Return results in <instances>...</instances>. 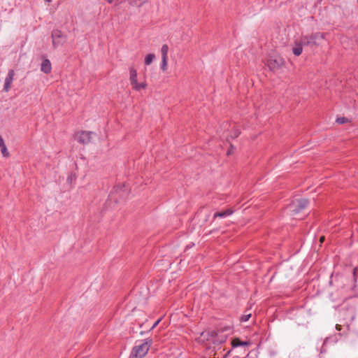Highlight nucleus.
Returning a JSON list of instances; mask_svg holds the SVG:
<instances>
[{
    "label": "nucleus",
    "instance_id": "nucleus-1",
    "mask_svg": "<svg viewBox=\"0 0 358 358\" xmlns=\"http://www.w3.org/2000/svg\"><path fill=\"white\" fill-rule=\"evenodd\" d=\"M227 335L222 334V332H215V331H203L196 339L199 343L208 344L212 343L216 345L225 342Z\"/></svg>",
    "mask_w": 358,
    "mask_h": 358
},
{
    "label": "nucleus",
    "instance_id": "nucleus-2",
    "mask_svg": "<svg viewBox=\"0 0 358 358\" xmlns=\"http://www.w3.org/2000/svg\"><path fill=\"white\" fill-rule=\"evenodd\" d=\"M152 343V339H145L133 348L129 358H142L148 352Z\"/></svg>",
    "mask_w": 358,
    "mask_h": 358
},
{
    "label": "nucleus",
    "instance_id": "nucleus-3",
    "mask_svg": "<svg viewBox=\"0 0 358 358\" xmlns=\"http://www.w3.org/2000/svg\"><path fill=\"white\" fill-rule=\"evenodd\" d=\"M308 204V200L306 199H300L293 201L287 207V210L290 215H295L305 209Z\"/></svg>",
    "mask_w": 358,
    "mask_h": 358
},
{
    "label": "nucleus",
    "instance_id": "nucleus-4",
    "mask_svg": "<svg viewBox=\"0 0 358 358\" xmlns=\"http://www.w3.org/2000/svg\"><path fill=\"white\" fill-rule=\"evenodd\" d=\"M129 192V187L124 185H118L114 187V189L113 192H110L109 195V200L112 201L114 200L116 201L117 198L115 196V194H118L120 198L121 199H125Z\"/></svg>",
    "mask_w": 358,
    "mask_h": 358
},
{
    "label": "nucleus",
    "instance_id": "nucleus-5",
    "mask_svg": "<svg viewBox=\"0 0 358 358\" xmlns=\"http://www.w3.org/2000/svg\"><path fill=\"white\" fill-rule=\"evenodd\" d=\"M323 34L319 32L314 33L310 36H303L300 39L302 44L306 46L313 45L317 44V40L323 38Z\"/></svg>",
    "mask_w": 358,
    "mask_h": 358
},
{
    "label": "nucleus",
    "instance_id": "nucleus-6",
    "mask_svg": "<svg viewBox=\"0 0 358 358\" xmlns=\"http://www.w3.org/2000/svg\"><path fill=\"white\" fill-rule=\"evenodd\" d=\"M52 45L55 48L62 45L66 41V36L58 29L53 30L51 34Z\"/></svg>",
    "mask_w": 358,
    "mask_h": 358
},
{
    "label": "nucleus",
    "instance_id": "nucleus-7",
    "mask_svg": "<svg viewBox=\"0 0 358 358\" xmlns=\"http://www.w3.org/2000/svg\"><path fill=\"white\" fill-rule=\"evenodd\" d=\"M94 134V133L91 131H82L76 134L75 139L83 144H87L90 142L92 135Z\"/></svg>",
    "mask_w": 358,
    "mask_h": 358
},
{
    "label": "nucleus",
    "instance_id": "nucleus-8",
    "mask_svg": "<svg viewBox=\"0 0 358 358\" xmlns=\"http://www.w3.org/2000/svg\"><path fill=\"white\" fill-rule=\"evenodd\" d=\"M283 60L281 58L273 59L271 58L268 61V66L271 71L278 69L282 64Z\"/></svg>",
    "mask_w": 358,
    "mask_h": 358
},
{
    "label": "nucleus",
    "instance_id": "nucleus-9",
    "mask_svg": "<svg viewBox=\"0 0 358 358\" xmlns=\"http://www.w3.org/2000/svg\"><path fill=\"white\" fill-rule=\"evenodd\" d=\"M15 76V72L13 69L8 71V74L5 78L3 90L6 92L9 91L10 89L11 83L13 80V78Z\"/></svg>",
    "mask_w": 358,
    "mask_h": 358
},
{
    "label": "nucleus",
    "instance_id": "nucleus-10",
    "mask_svg": "<svg viewBox=\"0 0 358 358\" xmlns=\"http://www.w3.org/2000/svg\"><path fill=\"white\" fill-rule=\"evenodd\" d=\"M306 46L304 44H302L301 40H296L294 41V45L292 48V52L296 56H299L303 51V47Z\"/></svg>",
    "mask_w": 358,
    "mask_h": 358
},
{
    "label": "nucleus",
    "instance_id": "nucleus-11",
    "mask_svg": "<svg viewBox=\"0 0 358 358\" xmlns=\"http://www.w3.org/2000/svg\"><path fill=\"white\" fill-rule=\"evenodd\" d=\"M52 69L51 63L49 59H45L42 62L41 66V70L45 73H50Z\"/></svg>",
    "mask_w": 358,
    "mask_h": 358
},
{
    "label": "nucleus",
    "instance_id": "nucleus-12",
    "mask_svg": "<svg viewBox=\"0 0 358 358\" xmlns=\"http://www.w3.org/2000/svg\"><path fill=\"white\" fill-rule=\"evenodd\" d=\"M233 348L245 347L250 345L249 341H241L239 338H236L231 341Z\"/></svg>",
    "mask_w": 358,
    "mask_h": 358
},
{
    "label": "nucleus",
    "instance_id": "nucleus-13",
    "mask_svg": "<svg viewBox=\"0 0 358 358\" xmlns=\"http://www.w3.org/2000/svg\"><path fill=\"white\" fill-rule=\"evenodd\" d=\"M234 213V210L231 209H227L226 210L222 211V212H217L214 214V218L215 217H226L227 216H229L232 215Z\"/></svg>",
    "mask_w": 358,
    "mask_h": 358
},
{
    "label": "nucleus",
    "instance_id": "nucleus-14",
    "mask_svg": "<svg viewBox=\"0 0 358 358\" xmlns=\"http://www.w3.org/2000/svg\"><path fill=\"white\" fill-rule=\"evenodd\" d=\"M129 80L131 85H133L134 84H136L137 82V72L136 70L134 68L130 69V76Z\"/></svg>",
    "mask_w": 358,
    "mask_h": 358
},
{
    "label": "nucleus",
    "instance_id": "nucleus-15",
    "mask_svg": "<svg viewBox=\"0 0 358 358\" xmlns=\"http://www.w3.org/2000/svg\"><path fill=\"white\" fill-rule=\"evenodd\" d=\"M168 52H169V46L166 44H164L162 46L161 52H162V59H168Z\"/></svg>",
    "mask_w": 358,
    "mask_h": 358
},
{
    "label": "nucleus",
    "instance_id": "nucleus-16",
    "mask_svg": "<svg viewBox=\"0 0 358 358\" xmlns=\"http://www.w3.org/2000/svg\"><path fill=\"white\" fill-rule=\"evenodd\" d=\"M155 58V55L154 54H148L146 55L145 58V65H150L153 59Z\"/></svg>",
    "mask_w": 358,
    "mask_h": 358
},
{
    "label": "nucleus",
    "instance_id": "nucleus-17",
    "mask_svg": "<svg viewBox=\"0 0 358 358\" xmlns=\"http://www.w3.org/2000/svg\"><path fill=\"white\" fill-rule=\"evenodd\" d=\"M132 86L136 91H140L141 90L145 88L147 85L145 83H138V82H136V84H134Z\"/></svg>",
    "mask_w": 358,
    "mask_h": 358
},
{
    "label": "nucleus",
    "instance_id": "nucleus-18",
    "mask_svg": "<svg viewBox=\"0 0 358 358\" xmlns=\"http://www.w3.org/2000/svg\"><path fill=\"white\" fill-rule=\"evenodd\" d=\"M167 66H168V59L162 58V64H161V66H160L161 69L163 71H166Z\"/></svg>",
    "mask_w": 358,
    "mask_h": 358
},
{
    "label": "nucleus",
    "instance_id": "nucleus-19",
    "mask_svg": "<svg viewBox=\"0 0 358 358\" xmlns=\"http://www.w3.org/2000/svg\"><path fill=\"white\" fill-rule=\"evenodd\" d=\"M349 122V120L345 117H340L336 119V122L338 124H345Z\"/></svg>",
    "mask_w": 358,
    "mask_h": 358
},
{
    "label": "nucleus",
    "instance_id": "nucleus-20",
    "mask_svg": "<svg viewBox=\"0 0 358 358\" xmlns=\"http://www.w3.org/2000/svg\"><path fill=\"white\" fill-rule=\"evenodd\" d=\"M240 134H241V132L239 131V130L237 129H235L231 131L230 136H231V138H236L239 136Z\"/></svg>",
    "mask_w": 358,
    "mask_h": 358
},
{
    "label": "nucleus",
    "instance_id": "nucleus-21",
    "mask_svg": "<svg viewBox=\"0 0 358 358\" xmlns=\"http://www.w3.org/2000/svg\"><path fill=\"white\" fill-rule=\"evenodd\" d=\"M0 148H1V151L2 155L4 157H8V152L7 150L6 145H3V147H0Z\"/></svg>",
    "mask_w": 358,
    "mask_h": 358
},
{
    "label": "nucleus",
    "instance_id": "nucleus-22",
    "mask_svg": "<svg viewBox=\"0 0 358 358\" xmlns=\"http://www.w3.org/2000/svg\"><path fill=\"white\" fill-rule=\"evenodd\" d=\"M250 317H251V314L250 313L243 315H242L241 317V322H247Z\"/></svg>",
    "mask_w": 358,
    "mask_h": 358
},
{
    "label": "nucleus",
    "instance_id": "nucleus-23",
    "mask_svg": "<svg viewBox=\"0 0 358 358\" xmlns=\"http://www.w3.org/2000/svg\"><path fill=\"white\" fill-rule=\"evenodd\" d=\"M5 143H4V141L2 138V136L0 135V147H3V145H4Z\"/></svg>",
    "mask_w": 358,
    "mask_h": 358
},
{
    "label": "nucleus",
    "instance_id": "nucleus-24",
    "mask_svg": "<svg viewBox=\"0 0 358 358\" xmlns=\"http://www.w3.org/2000/svg\"><path fill=\"white\" fill-rule=\"evenodd\" d=\"M147 0H138V2H135V4L138 5H141L142 3H145Z\"/></svg>",
    "mask_w": 358,
    "mask_h": 358
},
{
    "label": "nucleus",
    "instance_id": "nucleus-25",
    "mask_svg": "<svg viewBox=\"0 0 358 358\" xmlns=\"http://www.w3.org/2000/svg\"><path fill=\"white\" fill-rule=\"evenodd\" d=\"M160 322V319H159L158 320H157L154 324L151 327V329H154L158 324L159 322Z\"/></svg>",
    "mask_w": 358,
    "mask_h": 358
},
{
    "label": "nucleus",
    "instance_id": "nucleus-26",
    "mask_svg": "<svg viewBox=\"0 0 358 358\" xmlns=\"http://www.w3.org/2000/svg\"><path fill=\"white\" fill-rule=\"evenodd\" d=\"M356 272H357V268H355L353 269V276H354V279H355V280H356Z\"/></svg>",
    "mask_w": 358,
    "mask_h": 358
},
{
    "label": "nucleus",
    "instance_id": "nucleus-27",
    "mask_svg": "<svg viewBox=\"0 0 358 358\" xmlns=\"http://www.w3.org/2000/svg\"><path fill=\"white\" fill-rule=\"evenodd\" d=\"M320 241L321 243H323L324 241V236L320 237Z\"/></svg>",
    "mask_w": 358,
    "mask_h": 358
},
{
    "label": "nucleus",
    "instance_id": "nucleus-28",
    "mask_svg": "<svg viewBox=\"0 0 358 358\" xmlns=\"http://www.w3.org/2000/svg\"><path fill=\"white\" fill-rule=\"evenodd\" d=\"M44 1L47 3H50L52 1V0H44Z\"/></svg>",
    "mask_w": 358,
    "mask_h": 358
},
{
    "label": "nucleus",
    "instance_id": "nucleus-29",
    "mask_svg": "<svg viewBox=\"0 0 358 358\" xmlns=\"http://www.w3.org/2000/svg\"><path fill=\"white\" fill-rule=\"evenodd\" d=\"M231 153V150H229V151L227 152V155H229Z\"/></svg>",
    "mask_w": 358,
    "mask_h": 358
},
{
    "label": "nucleus",
    "instance_id": "nucleus-30",
    "mask_svg": "<svg viewBox=\"0 0 358 358\" xmlns=\"http://www.w3.org/2000/svg\"><path fill=\"white\" fill-rule=\"evenodd\" d=\"M357 3H358V0H357Z\"/></svg>",
    "mask_w": 358,
    "mask_h": 358
}]
</instances>
